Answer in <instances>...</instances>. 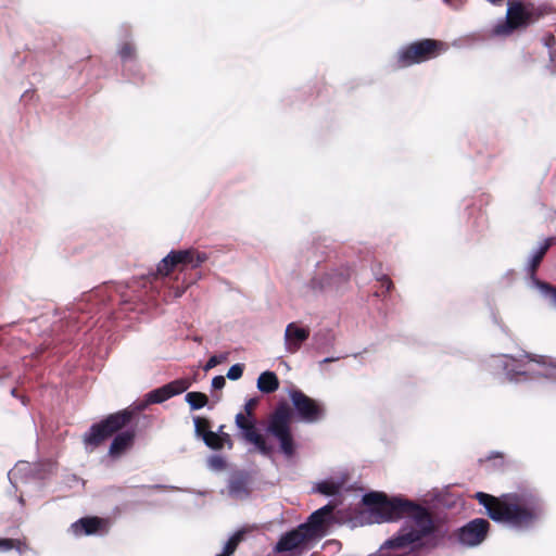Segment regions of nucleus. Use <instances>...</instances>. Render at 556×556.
I'll list each match as a JSON object with an SVG mask.
<instances>
[{
	"mask_svg": "<svg viewBox=\"0 0 556 556\" xmlns=\"http://www.w3.org/2000/svg\"><path fill=\"white\" fill-rule=\"evenodd\" d=\"M244 369L245 365L243 363H236L228 368L225 377L231 381H237L243 376Z\"/></svg>",
	"mask_w": 556,
	"mask_h": 556,
	"instance_id": "nucleus-37",
	"label": "nucleus"
},
{
	"mask_svg": "<svg viewBox=\"0 0 556 556\" xmlns=\"http://www.w3.org/2000/svg\"><path fill=\"white\" fill-rule=\"evenodd\" d=\"M357 278L356 261L346 262L338 267L326 266L307 282L314 294L344 292L352 276Z\"/></svg>",
	"mask_w": 556,
	"mask_h": 556,
	"instance_id": "nucleus-7",
	"label": "nucleus"
},
{
	"mask_svg": "<svg viewBox=\"0 0 556 556\" xmlns=\"http://www.w3.org/2000/svg\"><path fill=\"white\" fill-rule=\"evenodd\" d=\"M293 410L283 402L270 414L268 422L261 428V432L277 441L275 453L290 460L298 456L300 443L291 429L290 421Z\"/></svg>",
	"mask_w": 556,
	"mask_h": 556,
	"instance_id": "nucleus-5",
	"label": "nucleus"
},
{
	"mask_svg": "<svg viewBox=\"0 0 556 556\" xmlns=\"http://www.w3.org/2000/svg\"><path fill=\"white\" fill-rule=\"evenodd\" d=\"M444 3L448 4L450 7L458 10L463 7L466 0H442Z\"/></svg>",
	"mask_w": 556,
	"mask_h": 556,
	"instance_id": "nucleus-49",
	"label": "nucleus"
},
{
	"mask_svg": "<svg viewBox=\"0 0 556 556\" xmlns=\"http://www.w3.org/2000/svg\"><path fill=\"white\" fill-rule=\"evenodd\" d=\"M11 543L12 542L10 538L0 536V552L5 553L12 551Z\"/></svg>",
	"mask_w": 556,
	"mask_h": 556,
	"instance_id": "nucleus-44",
	"label": "nucleus"
},
{
	"mask_svg": "<svg viewBox=\"0 0 556 556\" xmlns=\"http://www.w3.org/2000/svg\"><path fill=\"white\" fill-rule=\"evenodd\" d=\"M228 356H229L228 352L213 354L212 356H210V358L204 364L203 370L208 371V370L213 369L214 367H216L218 364L227 362Z\"/></svg>",
	"mask_w": 556,
	"mask_h": 556,
	"instance_id": "nucleus-36",
	"label": "nucleus"
},
{
	"mask_svg": "<svg viewBox=\"0 0 556 556\" xmlns=\"http://www.w3.org/2000/svg\"><path fill=\"white\" fill-rule=\"evenodd\" d=\"M245 530L244 528H239L236 531H233L228 539L233 542V544L238 547L239 543L242 542L245 538Z\"/></svg>",
	"mask_w": 556,
	"mask_h": 556,
	"instance_id": "nucleus-41",
	"label": "nucleus"
},
{
	"mask_svg": "<svg viewBox=\"0 0 556 556\" xmlns=\"http://www.w3.org/2000/svg\"><path fill=\"white\" fill-rule=\"evenodd\" d=\"M342 357L343 356H341V355H338V356H327V357L323 358L319 362V365L323 366V365L328 364V363L337 362V361L341 359Z\"/></svg>",
	"mask_w": 556,
	"mask_h": 556,
	"instance_id": "nucleus-51",
	"label": "nucleus"
},
{
	"mask_svg": "<svg viewBox=\"0 0 556 556\" xmlns=\"http://www.w3.org/2000/svg\"><path fill=\"white\" fill-rule=\"evenodd\" d=\"M330 503L317 508L306 518L304 522L299 525V528L304 530L311 538L319 534L324 522H336L334 517L330 515Z\"/></svg>",
	"mask_w": 556,
	"mask_h": 556,
	"instance_id": "nucleus-20",
	"label": "nucleus"
},
{
	"mask_svg": "<svg viewBox=\"0 0 556 556\" xmlns=\"http://www.w3.org/2000/svg\"><path fill=\"white\" fill-rule=\"evenodd\" d=\"M23 464V462H21ZM24 468H18V472L23 471L26 482H34L39 489L46 486V483L54 475L56 470V462L52 459H38L34 463H24Z\"/></svg>",
	"mask_w": 556,
	"mask_h": 556,
	"instance_id": "nucleus-15",
	"label": "nucleus"
},
{
	"mask_svg": "<svg viewBox=\"0 0 556 556\" xmlns=\"http://www.w3.org/2000/svg\"><path fill=\"white\" fill-rule=\"evenodd\" d=\"M226 377L223 375H216L211 380V392H219L226 386Z\"/></svg>",
	"mask_w": 556,
	"mask_h": 556,
	"instance_id": "nucleus-40",
	"label": "nucleus"
},
{
	"mask_svg": "<svg viewBox=\"0 0 556 556\" xmlns=\"http://www.w3.org/2000/svg\"><path fill=\"white\" fill-rule=\"evenodd\" d=\"M249 472L247 470L233 471L228 480V494L236 500H245L251 495L249 488Z\"/></svg>",
	"mask_w": 556,
	"mask_h": 556,
	"instance_id": "nucleus-23",
	"label": "nucleus"
},
{
	"mask_svg": "<svg viewBox=\"0 0 556 556\" xmlns=\"http://www.w3.org/2000/svg\"><path fill=\"white\" fill-rule=\"evenodd\" d=\"M10 394H11V396H13L16 400H18L23 406L26 407L28 405L29 397L27 395H25V394H20L16 388H12L10 390Z\"/></svg>",
	"mask_w": 556,
	"mask_h": 556,
	"instance_id": "nucleus-43",
	"label": "nucleus"
},
{
	"mask_svg": "<svg viewBox=\"0 0 556 556\" xmlns=\"http://www.w3.org/2000/svg\"><path fill=\"white\" fill-rule=\"evenodd\" d=\"M215 556H232V554L222 548V551L217 553Z\"/></svg>",
	"mask_w": 556,
	"mask_h": 556,
	"instance_id": "nucleus-55",
	"label": "nucleus"
},
{
	"mask_svg": "<svg viewBox=\"0 0 556 556\" xmlns=\"http://www.w3.org/2000/svg\"><path fill=\"white\" fill-rule=\"evenodd\" d=\"M149 488L155 489V490H164V489L178 490V488H176L174 485H165V484H153V485H149Z\"/></svg>",
	"mask_w": 556,
	"mask_h": 556,
	"instance_id": "nucleus-52",
	"label": "nucleus"
},
{
	"mask_svg": "<svg viewBox=\"0 0 556 556\" xmlns=\"http://www.w3.org/2000/svg\"><path fill=\"white\" fill-rule=\"evenodd\" d=\"M536 18L519 0H508L506 14L496 20L490 30L494 38H506L514 31H522L532 25Z\"/></svg>",
	"mask_w": 556,
	"mask_h": 556,
	"instance_id": "nucleus-9",
	"label": "nucleus"
},
{
	"mask_svg": "<svg viewBox=\"0 0 556 556\" xmlns=\"http://www.w3.org/2000/svg\"><path fill=\"white\" fill-rule=\"evenodd\" d=\"M348 472H341L338 477H327L314 483L312 493H319L326 497L340 496L349 491Z\"/></svg>",
	"mask_w": 556,
	"mask_h": 556,
	"instance_id": "nucleus-19",
	"label": "nucleus"
},
{
	"mask_svg": "<svg viewBox=\"0 0 556 556\" xmlns=\"http://www.w3.org/2000/svg\"><path fill=\"white\" fill-rule=\"evenodd\" d=\"M137 431L138 417L132 416L128 410H117L92 422L83 435V443L86 452L92 453L115 433L106 456L117 460L132 448Z\"/></svg>",
	"mask_w": 556,
	"mask_h": 556,
	"instance_id": "nucleus-4",
	"label": "nucleus"
},
{
	"mask_svg": "<svg viewBox=\"0 0 556 556\" xmlns=\"http://www.w3.org/2000/svg\"><path fill=\"white\" fill-rule=\"evenodd\" d=\"M222 548L233 555L237 549V546L233 544L232 541H230V539H228L227 541L224 542Z\"/></svg>",
	"mask_w": 556,
	"mask_h": 556,
	"instance_id": "nucleus-48",
	"label": "nucleus"
},
{
	"mask_svg": "<svg viewBox=\"0 0 556 556\" xmlns=\"http://www.w3.org/2000/svg\"><path fill=\"white\" fill-rule=\"evenodd\" d=\"M72 478H73V480H75V481L80 480L76 475H73V476H72Z\"/></svg>",
	"mask_w": 556,
	"mask_h": 556,
	"instance_id": "nucleus-58",
	"label": "nucleus"
},
{
	"mask_svg": "<svg viewBox=\"0 0 556 556\" xmlns=\"http://www.w3.org/2000/svg\"><path fill=\"white\" fill-rule=\"evenodd\" d=\"M117 54L121 59L122 65L138 60L136 46L129 41H125L118 46Z\"/></svg>",
	"mask_w": 556,
	"mask_h": 556,
	"instance_id": "nucleus-33",
	"label": "nucleus"
},
{
	"mask_svg": "<svg viewBox=\"0 0 556 556\" xmlns=\"http://www.w3.org/2000/svg\"><path fill=\"white\" fill-rule=\"evenodd\" d=\"M553 240L554 237L544 238L541 242H539L538 247L531 251L525 264L526 271L533 270L536 266H539Z\"/></svg>",
	"mask_w": 556,
	"mask_h": 556,
	"instance_id": "nucleus-28",
	"label": "nucleus"
},
{
	"mask_svg": "<svg viewBox=\"0 0 556 556\" xmlns=\"http://www.w3.org/2000/svg\"><path fill=\"white\" fill-rule=\"evenodd\" d=\"M280 387L277 374L273 370H264L256 380V388L262 394H270L276 392Z\"/></svg>",
	"mask_w": 556,
	"mask_h": 556,
	"instance_id": "nucleus-27",
	"label": "nucleus"
},
{
	"mask_svg": "<svg viewBox=\"0 0 556 556\" xmlns=\"http://www.w3.org/2000/svg\"><path fill=\"white\" fill-rule=\"evenodd\" d=\"M447 50L445 42L433 38H419L399 48V68H407L438 58Z\"/></svg>",
	"mask_w": 556,
	"mask_h": 556,
	"instance_id": "nucleus-8",
	"label": "nucleus"
},
{
	"mask_svg": "<svg viewBox=\"0 0 556 556\" xmlns=\"http://www.w3.org/2000/svg\"><path fill=\"white\" fill-rule=\"evenodd\" d=\"M366 509L359 515L364 525L402 521L400 528L382 542L392 556H429L437 549L453 547V517L465 508L466 501L452 485L433 488L417 503L404 494L367 491Z\"/></svg>",
	"mask_w": 556,
	"mask_h": 556,
	"instance_id": "nucleus-1",
	"label": "nucleus"
},
{
	"mask_svg": "<svg viewBox=\"0 0 556 556\" xmlns=\"http://www.w3.org/2000/svg\"><path fill=\"white\" fill-rule=\"evenodd\" d=\"M311 338L309 326H302L298 321H291L285 330V348L289 353H295L300 350L302 343Z\"/></svg>",
	"mask_w": 556,
	"mask_h": 556,
	"instance_id": "nucleus-21",
	"label": "nucleus"
},
{
	"mask_svg": "<svg viewBox=\"0 0 556 556\" xmlns=\"http://www.w3.org/2000/svg\"><path fill=\"white\" fill-rule=\"evenodd\" d=\"M332 251L326 244L325 240H314L307 243L305 257L308 266L319 268L321 263L330 260Z\"/></svg>",
	"mask_w": 556,
	"mask_h": 556,
	"instance_id": "nucleus-24",
	"label": "nucleus"
},
{
	"mask_svg": "<svg viewBox=\"0 0 556 556\" xmlns=\"http://www.w3.org/2000/svg\"><path fill=\"white\" fill-rule=\"evenodd\" d=\"M258 401L257 396L247 397L242 409L235 416V426L238 438L245 444L252 445L249 453L256 452L263 457L273 459L275 456V446L262 440L261 429L257 419L252 413V406Z\"/></svg>",
	"mask_w": 556,
	"mask_h": 556,
	"instance_id": "nucleus-6",
	"label": "nucleus"
},
{
	"mask_svg": "<svg viewBox=\"0 0 556 556\" xmlns=\"http://www.w3.org/2000/svg\"><path fill=\"white\" fill-rule=\"evenodd\" d=\"M185 402L189 405L191 412L206 407L208 410L213 409V404H210L208 397L205 393L200 391H189L185 394Z\"/></svg>",
	"mask_w": 556,
	"mask_h": 556,
	"instance_id": "nucleus-30",
	"label": "nucleus"
},
{
	"mask_svg": "<svg viewBox=\"0 0 556 556\" xmlns=\"http://www.w3.org/2000/svg\"><path fill=\"white\" fill-rule=\"evenodd\" d=\"M11 539V546H12V549H14L18 555H23L27 549H28V545L25 543V542H22L17 539Z\"/></svg>",
	"mask_w": 556,
	"mask_h": 556,
	"instance_id": "nucleus-42",
	"label": "nucleus"
},
{
	"mask_svg": "<svg viewBox=\"0 0 556 556\" xmlns=\"http://www.w3.org/2000/svg\"><path fill=\"white\" fill-rule=\"evenodd\" d=\"M491 523L489 520L477 517L453 529V547L477 548L489 538Z\"/></svg>",
	"mask_w": 556,
	"mask_h": 556,
	"instance_id": "nucleus-12",
	"label": "nucleus"
},
{
	"mask_svg": "<svg viewBox=\"0 0 556 556\" xmlns=\"http://www.w3.org/2000/svg\"><path fill=\"white\" fill-rule=\"evenodd\" d=\"M187 257L185 251H177L172 249L157 264L156 273L165 276L174 269L175 266H179V258Z\"/></svg>",
	"mask_w": 556,
	"mask_h": 556,
	"instance_id": "nucleus-29",
	"label": "nucleus"
},
{
	"mask_svg": "<svg viewBox=\"0 0 556 556\" xmlns=\"http://www.w3.org/2000/svg\"><path fill=\"white\" fill-rule=\"evenodd\" d=\"M287 392L295 421L311 425L317 424L325 418L326 406L323 401L306 395L294 386L288 388Z\"/></svg>",
	"mask_w": 556,
	"mask_h": 556,
	"instance_id": "nucleus-10",
	"label": "nucleus"
},
{
	"mask_svg": "<svg viewBox=\"0 0 556 556\" xmlns=\"http://www.w3.org/2000/svg\"><path fill=\"white\" fill-rule=\"evenodd\" d=\"M220 401H222V394L220 393H218V392H211V401H208V402H210V404H213V408Z\"/></svg>",
	"mask_w": 556,
	"mask_h": 556,
	"instance_id": "nucleus-50",
	"label": "nucleus"
},
{
	"mask_svg": "<svg viewBox=\"0 0 556 556\" xmlns=\"http://www.w3.org/2000/svg\"><path fill=\"white\" fill-rule=\"evenodd\" d=\"M544 298L549 299L551 303L556 307V287L551 286V290L547 291Z\"/></svg>",
	"mask_w": 556,
	"mask_h": 556,
	"instance_id": "nucleus-47",
	"label": "nucleus"
},
{
	"mask_svg": "<svg viewBox=\"0 0 556 556\" xmlns=\"http://www.w3.org/2000/svg\"><path fill=\"white\" fill-rule=\"evenodd\" d=\"M527 276L530 280V286L536 289L543 296L551 290V283L541 280L533 270L527 271Z\"/></svg>",
	"mask_w": 556,
	"mask_h": 556,
	"instance_id": "nucleus-35",
	"label": "nucleus"
},
{
	"mask_svg": "<svg viewBox=\"0 0 556 556\" xmlns=\"http://www.w3.org/2000/svg\"><path fill=\"white\" fill-rule=\"evenodd\" d=\"M547 68L552 75L556 76V52L548 55Z\"/></svg>",
	"mask_w": 556,
	"mask_h": 556,
	"instance_id": "nucleus-45",
	"label": "nucleus"
},
{
	"mask_svg": "<svg viewBox=\"0 0 556 556\" xmlns=\"http://www.w3.org/2000/svg\"><path fill=\"white\" fill-rule=\"evenodd\" d=\"M486 1L493 5H501L505 0H486Z\"/></svg>",
	"mask_w": 556,
	"mask_h": 556,
	"instance_id": "nucleus-56",
	"label": "nucleus"
},
{
	"mask_svg": "<svg viewBox=\"0 0 556 556\" xmlns=\"http://www.w3.org/2000/svg\"><path fill=\"white\" fill-rule=\"evenodd\" d=\"M357 265V276L366 271L367 269L370 270L372 277L379 285V289L374 291L372 295L376 298H381L382 301L386 300V298L390 294L391 290L393 289V282L389 278L387 274L382 271V264L380 263H374L372 257L370 256L369 252H361V256L358 257V261L356 262Z\"/></svg>",
	"mask_w": 556,
	"mask_h": 556,
	"instance_id": "nucleus-13",
	"label": "nucleus"
},
{
	"mask_svg": "<svg viewBox=\"0 0 556 556\" xmlns=\"http://www.w3.org/2000/svg\"><path fill=\"white\" fill-rule=\"evenodd\" d=\"M108 519L94 515H86L71 525L72 533L79 536H104L110 531Z\"/></svg>",
	"mask_w": 556,
	"mask_h": 556,
	"instance_id": "nucleus-16",
	"label": "nucleus"
},
{
	"mask_svg": "<svg viewBox=\"0 0 556 556\" xmlns=\"http://www.w3.org/2000/svg\"><path fill=\"white\" fill-rule=\"evenodd\" d=\"M337 340L334 329L329 326L317 329L311 337L309 348L317 353H329Z\"/></svg>",
	"mask_w": 556,
	"mask_h": 556,
	"instance_id": "nucleus-22",
	"label": "nucleus"
},
{
	"mask_svg": "<svg viewBox=\"0 0 556 556\" xmlns=\"http://www.w3.org/2000/svg\"><path fill=\"white\" fill-rule=\"evenodd\" d=\"M496 364L511 382H519V378L527 375L526 370L522 369L520 361L514 355L503 354L496 358Z\"/></svg>",
	"mask_w": 556,
	"mask_h": 556,
	"instance_id": "nucleus-25",
	"label": "nucleus"
},
{
	"mask_svg": "<svg viewBox=\"0 0 556 556\" xmlns=\"http://www.w3.org/2000/svg\"><path fill=\"white\" fill-rule=\"evenodd\" d=\"M194 438L202 441L204 445L214 453H219L225 446L219 439L213 438L212 419L208 417L192 416Z\"/></svg>",
	"mask_w": 556,
	"mask_h": 556,
	"instance_id": "nucleus-17",
	"label": "nucleus"
},
{
	"mask_svg": "<svg viewBox=\"0 0 556 556\" xmlns=\"http://www.w3.org/2000/svg\"><path fill=\"white\" fill-rule=\"evenodd\" d=\"M121 74L127 83L135 86H143L146 84L147 75L139 60L122 65Z\"/></svg>",
	"mask_w": 556,
	"mask_h": 556,
	"instance_id": "nucleus-26",
	"label": "nucleus"
},
{
	"mask_svg": "<svg viewBox=\"0 0 556 556\" xmlns=\"http://www.w3.org/2000/svg\"><path fill=\"white\" fill-rule=\"evenodd\" d=\"M177 251H185L187 253V257L179 258V266L181 267L182 273L177 275V280H181L182 285L173 287L172 290L175 299L182 296L188 287L194 285L203 277L202 271L197 269L211 257V254L200 252L193 247L178 249Z\"/></svg>",
	"mask_w": 556,
	"mask_h": 556,
	"instance_id": "nucleus-11",
	"label": "nucleus"
},
{
	"mask_svg": "<svg viewBox=\"0 0 556 556\" xmlns=\"http://www.w3.org/2000/svg\"><path fill=\"white\" fill-rule=\"evenodd\" d=\"M491 317H492L493 323L496 324L497 326H500L501 329L504 331L505 327L503 325H501L500 318H498L497 314L493 309L491 311Z\"/></svg>",
	"mask_w": 556,
	"mask_h": 556,
	"instance_id": "nucleus-53",
	"label": "nucleus"
},
{
	"mask_svg": "<svg viewBox=\"0 0 556 556\" xmlns=\"http://www.w3.org/2000/svg\"><path fill=\"white\" fill-rule=\"evenodd\" d=\"M224 429L225 425H220L216 430H213V438L222 440L226 443V447L231 450L233 446V440L229 433L224 431Z\"/></svg>",
	"mask_w": 556,
	"mask_h": 556,
	"instance_id": "nucleus-38",
	"label": "nucleus"
},
{
	"mask_svg": "<svg viewBox=\"0 0 556 556\" xmlns=\"http://www.w3.org/2000/svg\"><path fill=\"white\" fill-rule=\"evenodd\" d=\"M17 502L21 504V505H25V500L24 497L21 495L17 497Z\"/></svg>",
	"mask_w": 556,
	"mask_h": 556,
	"instance_id": "nucleus-57",
	"label": "nucleus"
},
{
	"mask_svg": "<svg viewBox=\"0 0 556 556\" xmlns=\"http://www.w3.org/2000/svg\"><path fill=\"white\" fill-rule=\"evenodd\" d=\"M542 45L548 50V55L556 52V38L548 33L541 38Z\"/></svg>",
	"mask_w": 556,
	"mask_h": 556,
	"instance_id": "nucleus-39",
	"label": "nucleus"
},
{
	"mask_svg": "<svg viewBox=\"0 0 556 556\" xmlns=\"http://www.w3.org/2000/svg\"><path fill=\"white\" fill-rule=\"evenodd\" d=\"M141 293L125 282L108 281L84 292L66 306V312L51 328L53 354H66L79 342L83 345L93 343L94 327L104 319L115 323L130 313L143 312Z\"/></svg>",
	"mask_w": 556,
	"mask_h": 556,
	"instance_id": "nucleus-2",
	"label": "nucleus"
},
{
	"mask_svg": "<svg viewBox=\"0 0 556 556\" xmlns=\"http://www.w3.org/2000/svg\"><path fill=\"white\" fill-rule=\"evenodd\" d=\"M495 458H500L502 462L504 459V453L503 452H500V451H491L486 456H485V460H492V459H495Z\"/></svg>",
	"mask_w": 556,
	"mask_h": 556,
	"instance_id": "nucleus-46",
	"label": "nucleus"
},
{
	"mask_svg": "<svg viewBox=\"0 0 556 556\" xmlns=\"http://www.w3.org/2000/svg\"><path fill=\"white\" fill-rule=\"evenodd\" d=\"M153 403L147 401V394H144L142 399L134 401L129 405V407L125 408L124 410H128L132 416L138 417V425L140 424L141 420L147 421L149 424L151 422L152 417L150 415L142 414V412L146 410Z\"/></svg>",
	"mask_w": 556,
	"mask_h": 556,
	"instance_id": "nucleus-31",
	"label": "nucleus"
},
{
	"mask_svg": "<svg viewBox=\"0 0 556 556\" xmlns=\"http://www.w3.org/2000/svg\"><path fill=\"white\" fill-rule=\"evenodd\" d=\"M473 497L489 519L516 531L531 529L545 514L541 492L528 483L518 484L515 491L498 497L482 491L476 492Z\"/></svg>",
	"mask_w": 556,
	"mask_h": 556,
	"instance_id": "nucleus-3",
	"label": "nucleus"
},
{
	"mask_svg": "<svg viewBox=\"0 0 556 556\" xmlns=\"http://www.w3.org/2000/svg\"><path fill=\"white\" fill-rule=\"evenodd\" d=\"M16 476V472H13V469H11L9 472H8V479L11 483V485L14 488V490L16 491L17 490V486L15 484V482L13 481V477Z\"/></svg>",
	"mask_w": 556,
	"mask_h": 556,
	"instance_id": "nucleus-54",
	"label": "nucleus"
},
{
	"mask_svg": "<svg viewBox=\"0 0 556 556\" xmlns=\"http://www.w3.org/2000/svg\"><path fill=\"white\" fill-rule=\"evenodd\" d=\"M189 388L190 382L187 379L178 378L147 392V401L153 404H162L165 401L186 392Z\"/></svg>",
	"mask_w": 556,
	"mask_h": 556,
	"instance_id": "nucleus-18",
	"label": "nucleus"
},
{
	"mask_svg": "<svg viewBox=\"0 0 556 556\" xmlns=\"http://www.w3.org/2000/svg\"><path fill=\"white\" fill-rule=\"evenodd\" d=\"M311 536L299 525L283 532L273 547L275 553H289L292 556H300L308 549L306 545Z\"/></svg>",
	"mask_w": 556,
	"mask_h": 556,
	"instance_id": "nucleus-14",
	"label": "nucleus"
},
{
	"mask_svg": "<svg viewBox=\"0 0 556 556\" xmlns=\"http://www.w3.org/2000/svg\"><path fill=\"white\" fill-rule=\"evenodd\" d=\"M523 358H528L529 361H533L539 365L544 367V371L541 374L543 377L548 379L556 380V364L548 363V358L544 355H533L528 352H525L522 355Z\"/></svg>",
	"mask_w": 556,
	"mask_h": 556,
	"instance_id": "nucleus-32",
	"label": "nucleus"
},
{
	"mask_svg": "<svg viewBox=\"0 0 556 556\" xmlns=\"http://www.w3.org/2000/svg\"><path fill=\"white\" fill-rule=\"evenodd\" d=\"M206 464L208 469L216 472L223 471L228 467L227 457L220 453L211 454L206 459Z\"/></svg>",
	"mask_w": 556,
	"mask_h": 556,
	"instance_id": "nucleus-34",
	"label": "nucleus"
}]
</instances>
